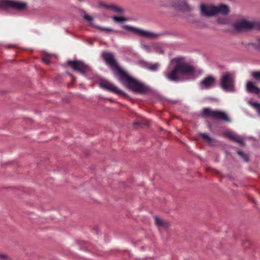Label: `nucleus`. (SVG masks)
<instances>
[{"label":"nucleus","mask_w":260,"mask_h":260,"mask_svg":"<svg viewBox=\"0 0 260 260\" xmlns=\"http://www.w3.org/2000/svg\"><path fill=\"white\" fill-rule=\"evenodd\" d=\"M115 93L117 94H123L124 96H127V94L123 93L122 91L119 89L117 87H115Z\"/></svg>","instance_id":"72a5a7b5"},{"label":"nucleus","mask_w":260,"mask_h":260,"mask_svg":"<svg viewBox=\"0 0 260 260\" xmlns=\"http://www.w3.org/2000/svg\"><path fill=\"white\" fill-rule=\"evenodd\" d=\"M115 74L122 83L134 92L144 93L149 90L148 87L128 75L115 60Z\"/></svg>","instance_id":"f03ea898"},{"label":"nucleus","mask_w":260,"mask_h":260,"mask_svg":"<svg viewBox=\"0 0 260 260\" xmlns=\"http://www.w3.org/2000/svg\"><path fill=\"white\" fill-rule=\"evenodd\" d=\"M125 12L124 9L122 8L115 5V12H117L120 14H123Z\"/></svg>","instance_id":"c756f323"},{"label":"nucleus","mask_w":260,"mask_h":260,"mask_svg":"<svg viewBox=\"0 0 260 260\" xmlns=\"http://www.w3.org/2000/svg\"><path fill=\"white\" fill-rule=\"evenodd\" d=\"M68 64L74 70L79 72L84 76L91 71V69L89 66L80 60H68Z\"/></svg>","instance_id":"423d86ee"},{"label":"nucleus","mask_w":260,"mask_h":260,"mask_svg":"<svg viewBox=\"0 0 260 260\" xmlns=\"http://www.w3.org/2000/svg\"><path fill=\"white\" fill-rule=\"evenodd\" d=\"M42 61H43L44 62H45V63H46V64H50V60H49L48 58H43V59H42Z\"/></svg>","instance_id":"f704fd0d"},{"label":"nucleus","mask_w":260,"mask_h":260,"mask_svg":"<svg viewBox=\"0 0 260 260\" xmlns=\"http://www.w3.org/2000/svg\"><path fill=\"white\" fill-rule=\"evenodd\" d=\"M248 104L253 108L256 111L258 115L260 116V104L250 101H248Z\"/></svg>","instance_id":"a211bd4d"},{"label":"nucleus","mask_w":260,"mask_h":260,"mask_svg":"<svg viewBox=\"0 0 260 260\" xmlns=\"http://www.w3.org/2000/svg\"><path fill=\"white\" fill-rule=\"evenodd\" d=\"M154 49L156 52L159 54H162L164 53L162 49L159 46H155Z\"/></svg>","instance_id":"473e14b6"},{"label":"nucleus","mask_w":260,"mask_h":260,"mask_svg":"<svg viewBox=\"0 0 260 260\" xmlns=\"http://www.w3.org/2000/svg\"><path fill=\"white\" fill-rule=\"evenodd\" d=\"M143 67L151 71H156L159 67V64L155 63L152 64L146 62H142Z\"/></svg>","instance_id":"f3484780"},{"label":"nucleus","mask_w":260,"mask_h":260,"mask_svg":"<svg viewBox=\"0 0 260 260\" xmlns=\"http://www.w3.org/2000/svg\"><path fill=\"white\" fill-rule=\"evenodd\" d=\"M251 75L255 80L260 81V72H253L251 73Z\"/></svg>","instance_id":"c85d7f7f"},{"label":"nucleus","mask_w":260,"mask_h":260,"mask_svg":"<svg viewBox=\"0 0 260 260\" xmlns=\"http://www.w3.org/2000/svg\"><path fill=\"white\" fill-rule=\"evenodd\" d=\"M94 26L95 27L100 29V30H102L103 31L106 32H108L112 31V29H109V28H108L103 27H101V26Z\"/></svg>","instance_id":"2f4dec72"},{"label":"nucleus","mask_w":260,"mask_h":260,"mask_svg":"<svg viewBox=\"0 0 260 260\" xmlns=\"http://www.w3.org/2000/svg\"><path fill=\"white\" fill-rule=\"evenodd\" d=\"M141 47L144 49L146 52L147 53H150L151 52V49L150 46L147 45V44H145L143 42L141 43Z\"/></svg>","instance_id":"b1692460"},{"label":"nucleus","mask_w":260,"mask_h":260,"mask_svg":"<svg viewBox=\"0 0 260 260\" xmlns=\"http://www.w3.org/2000/svg\"><path fill=\"white\" fill-rule=\"evenodd\" d=\"M238 154L244 159V161L246 162H247L249 160V157L247 155L244 153L243 152H242L241 150H239L237 152Z\"/></svg>","instance_id":"393cba45"},{"label":"nucleus","mask_w":260,"mask_h":260,"mask_svg":"<svg viewBox=\"0 0 260 260\" xmlns=\"http://www.w3.org/2000/svg\"><path fill=\"white\" fill-rule=\"evenodd\" d=\"M83 17L85 19L88 21L89 24L91 25L94 26L93 24V18L92 17L88 15H87V14L85 13L83 15Z\"/></svg>","instance_id":"a878e982"},{"label":"nucleus","mask_w":260,"mask_h":260,"mask_svg":"<svg viewBox=\"0 0 260 260\" xmlns=\"http://www.w3.org/2000/svg\"><path fill=\"white\" fill-rule=\"evenodd\" d=\"M232 27L237 31L247 30H260V21H249L242 19L233 24Z\"/></svg>","instance_id":"39448f33"},{"label":"nucleus","mask_w":260,"mask_h":260,"mask_svg":"<svg viewBox=\"0 0 260 260\" xmlns=\"http://www.w3.org/2000/svg\"><path fill=\"white\" fill-rule=\"evenodd\" d=\"M107 99L111 102L113 101V99Z\"/></svg>","instance_id":"4c0bfd02"},{"label":"nucleus","mask_w":260,"mask_h":260,"mask_svg":"<svg viewBox=\"0 0 260 260\" xmlns=\"http://www.w3.org/2000/svg\"><path fill=\"white\" fill-rule=\"evenodd\" d=\"M203 138L206 140V141L209 143L210 144H212L213 142V140L212 138L210 137L209 135L206 133H204L202 134Z\"/></svg>","instance_id":"412c9836"},{"label":"nucleus","mask_w":260,"mask_h":260,"mask_svg":"<svg viewBox=\"0 0 260 260\" xmlns=\"http://www.w3.org/2000/svg\"><path fill=\"white\" fill-rule=\"evenodd\" d=\"M217 22L221 24H226L229 23V21L228 19L225 18H218Z\"/></svg>","instance_id":"bb28decb"},{"label":"nucleus","mask_w":260,"mask_h":260,"mask_svg":"<svg viewBox=\"0 0 260 260\" xmlns=\"http://www.w3.org/2000/svg\"><path fill=\"white\" fill-rule=\"evenodd\" d=\"M6 256L5 255H4V254H1L0 253V258H6Z\"/></svg>","instance_id":"e433bc0d"},{"label":"nucleus","mask_w":260,"mask_h":260,"mask_svg":"<svg viewBox=\"0 0 260 260\" xmlns=\"http://www.w3.org/2000/svg\"><path fill=\"white\" fill-rule=\"evenodd\" d=\"M215 79L212 76H209L201 81V89H208L214 86Z\"/></svg>","instance_id":"9b49d317"},{"label":"nucleus","mask_w":260,"mask_h":260,"mask_svg":"<svg viewBox=\"0 0 260 260\" xmlns=\"http://www.w3.org/2000/svg\"><path fill=\"white\" fill-rule=\"evenodd\" d=\"M27 7V4L25 2L15 0H9V8L23 11L26 9Z\"/></svg>","instance_id":"6e6552de"},{"label":"nucleus","mask_w":260,"mask_h":260,"mask_svg":"<svg viewBox=\"0 0 260 260\" xmlns=\"http://www.w3.org/2000/svg\"><path fill=\"white\" fill-rule=\"evenodd\" d=\"M215 6H207L205 5H202L201 6V14L206 17H211L215 14Z\"/></svg>","instance_id":"1a4fd4ad"},{"label":"nucleus","mask_w":260,"mask_h":260,"mask_svg":"<svg viewBox=\"0 0 260 260\" xmlns=\"http://www.w3.org/2000/svg\"><path fill=\"white\" fill-rule=\"evenodd\" d=\"M174 8L181 11H191L192 8L189 6L185 0H176L173 5Z\"/></svg>","instance_id":"0eeeda50"},{"label":"nucleus","mask_w":260,"mask_h":260,"mask_svg":"<svg viewBox=\"0 0 260 260\" xmlns=\"http://www.w3.org/2000/svg\"><path fill=\"white\" fill-rule=\"evenodd\" d=\"M106 64L108 65L112 70H114V55L111 52H103L101 54Z\"/></svg>","instance_id":"9d476101"},{"label":"nucleus","mask_w":260,"mask_h":260,"mask_svg":"<svg viewBox=\"0 0 260 260\" xmlns=\"http://www.w3.org/2000/svg\"><path fill=\"white\" fill-rule=\"evenodd\" d=\"M246 89L247 92L250 93H257L260 92V89L255 86L251 81H248L247 82Z\"/></svg>","instance_id":"dca6fc26"},{"label":"nucleus","mask_w":260,"mask_h":260,"mask_svg":"<svg viewBox=\"0 0 260 260\" xmlns=\"http://www.w3.org/2000/svg\"><path fill=\"white\" fill-rule=\"evenodd\" d=\"M128 19L125 17L116 16L115 15V23H116L118 26L127 31H132L140 37L152 40L156 39L160 36V34L125 25V22Z\"/></svg>","instance_id":"7ed1b4c3"},{"label":"nucleus","mask_w":260,"mask_h":260,"mask_svg":"<svg viewBox=\"0 0 260 260\" xmlns=\"http://www.w3.org/2000/svg\"><path fill=\"white\" fill-rule=\"evenodd\" d=\"M252 46L256 49H260V39H258L257 42L253 43Z\"/></svg>","instance_id":"7c9ffc66"},{"label":"nucleus","mask_w":260,"mask_h":260,"mask_svg":"<svg viewBox=\"0 0 260 260\" xmlns=\"http://www.w3.org/2000/svg\"><path fill=\"white\" fill-rule=\"evenodd\" d=\"M215 14H221L223 15H226L229 13V7L224 4L220 5L217 6H215Z\"/></svg>","instance_id":"2eb2a0df"},{"label":"nucleus","mask_w":260,"mask_h":260,"mask_svg":"<svg viewBox=\"0 0 260 260\" xmlns=\"http://www.w3.org/2000/svg\"><path fill=\"white\" fill-rule=\"evenodd\" d=\"M214 113V111L212 110L210 108H204L203 110L202 115L203 116L210 117L213 118V115Z\"/></svg>","instance_id":"6ab92c4d"},{"label":"nucleus","mask_w":260,"mask_h":260,"mask_svg":"<svg viewBox=\"0 0 260 260\" xmlns=\"http://www.w3.org/2000/svg\"><path fill=\"white\" fill-rule=\"evenodd\" d=\"M234 141H235V142L238 143L239 144H240L241 145H243L244 144V138L239 135H236L235 139L234 140Z\"/></svg>","instance_id":"4be33fe9"},{"label":"nucleus","mask_w":260,"mask_h":260,"mask_svg":"<svg viewBox=\"0 0 260 260\" xmlns=\"http://www.w3.org/2000/svg\"><path fill=\"white\" fill-rule=\"evenodd\" d=\"M9 0H0V10L9 8Z\"/></svg>","instance_id":"aec40b11"},{"label":"nucleus","mask_w":260,"mask_h":260,"mask_svg":"<svg viewBox=\"0 0 260 260\" xmlns=\"http://www.w3.org/2000/svg\"><path fill=\"white\" fill-rule=\"evenodd\" d=\"M251 75L255 80L260 81V72H253L251 73Z\"/></svg>","instance_id":"cd10ccee"},{"label":"nucleus","mask_w":260,"mask_h":260,"mask_svg":"<svg viewBox=\"0 0 260 260\" xmlns=\"http://www.w3.org/2000/svg\"><path fill=\"white\" fill-rule=\"evenodd\" d=\"M202 73L190 65L182 57H176L171 60L168 68L164 72L165 77L170 81H179L181 75H189L195 78Z\"/></svg>","instance_id":"f257e3e1"},{"label":"nucleus","mask_w":260,"mask_h":260,"mask_svg":"<svg viewBox=\"0 0 260 260\" xmlns=\"http://www.w3.org/2000/svg\"><path fill=\"white\" fill-rule=\"evenodd\" d=\"M224 135L226 137L234 141L237 135L232 132H226L224 133Z\"/></svg>","instance_id":"5701e85b"},{"label":"nucleus","mask_w":260,"mask_h":260,"mask_svg":"<svg viewBox=\"0 0 260 260\" xmlns=\"http://www.w3.org/2000/svg\"><path fill=\"white\" fill-rule=\"evenodd\" d=\"M141 124V123H140V122H138V121H136V122H134V125H140V124Z\"/></svg>","instance_id":"c9c22d12"},{"label":"nucleus","mask_w":260,"mask_h":260,"mask_svg":"<svg viewBox=\"0 0 260 260\" xmlns=\"http://www.w3.org/2000/svg\"><path fill=\"white\" fill-rule=\"evenodd\" d=\"M219 86L225 92H235L236 89L234 74L228 72L223 73L220 78Z\"/></svg>","instance_id":"20e7f679"},{"label":"nucleus","mask_w":260,"mask_h":260,"mask_svg":"<svg viewBox=\"0 0 260 260\" xmlns=\"http://www.w3.org/2000/svg\"><path fill=\"white\" fill-rule=\"evenodd\" d=\"M154 219L155 224L158 228L166 229L170 226L169 222L156 216L154 217Z\"/></svg>","instance_id":"4468645a"},{"label":"nucleus","mask_w":260,"mask_h":260,"mask_svg":"<svg viewBox=\"0 0 260 260\" xmlns=\"http://www.w3.org/2000/svg\"><path fill=\"white\" fill-rule=\"evenodd\" d=\"M99 86L106 90L114 92V85L108 80L105 79H100L98 82Z\"/></svg>","instance_id":"f8f14e48"},{"label":"nucleus","mask_w":260,"mask_h":260,"mask_svg":"<svg viewBox=\"0 0 260 260\" xmlns=\"http://www.w3.org/2000/svg\"><path fill=\"white\" fill-rule=\"evenodd\" d=\"M213 118L223 120L226 122H230L231 120L227 116L226 114L223 111L215 110L213 113Z\"/></svg>","instance_id":"ddd939ff"}]
</instances>
